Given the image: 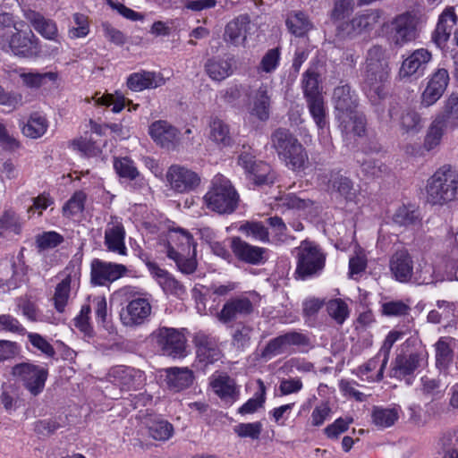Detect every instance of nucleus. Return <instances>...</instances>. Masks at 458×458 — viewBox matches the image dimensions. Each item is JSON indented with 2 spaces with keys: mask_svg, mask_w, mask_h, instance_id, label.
I'll use <instances>...</instances> for the list:
<instances>
[{
  "mask_svg": "<svg viewBox=\"0 0 458 458\" xmlns=\"http://www.w3.org/2000/svg\"><path fill=\"white\" fill-rule=\"evenodd\" d=\"M269 87L267 84H261L251 97L250 114L260 121H267L269 118Z\"/></svg>",
  "mask_w": 458,
  "mask_h": 458,
  "instance_id": "7c9ffc66",
  "label": "nucleus"
},
{
  "mask_svg": "<svg viewBox=\"0 0 458 458\" xmlns=\"http://www.w3.org/2000/svg\"><path fill=\"white\" fill-rule=\"evenodd\" d=\"M98 322L106 329H109L107 303L104 296L95 297L92 301Z\"/></svg>",
  "mask_w": 458,
  "mask_h": 458,
  "instance_id": "0e129e2a",
  "label": "nucleus"
},
{
  "mask_svg": "<svg viewBox=\"0 0 458 458\" xmlns=\"http://www.w3.org/2000/svg\"><path fill=\"white\" fill-rule=\"evenodd\" d=\"M399 125L404 133H417L422 128L421 117L415 110L405 108L400 113Z\"/></svg>",
  "mask_w": 458,
  "mask_h": 458,
  "instance_id": "a19ab883",
  "label": "nucleus"
},
{
  "mask_svg": "<svg viewBox=\"0 0 458 458\" xmlns=\"http://www.w3.org/2000/svg\"><path fill=\"white\" fill-rule=\"evenodd\" d=\"M0 47L3 49L10 48L15 55L30 57L38 52V39L30 30L21 32L19 29H15L7 37L6 43H2Z\"/></svg>",
  "mask_w": 458,
  "mask_h": 458,
  "instance_id": "9d476101",
  "label": "nucleus"
},
{
  "mask_svg": "<svg viewBox=\"0 0 458 458\" xmlns=\"http://www.w3.org/2000/svg\"><path fill=\"white\" fill-rule=\"evenodd\" d=\"M381 10H370L366 13L356 14L351 21H344L338 26L343 37H356L371 31L380 21Z\"/></svg>",
  "mask_w": 458,
  "mask_h": 458,
  "instance_id": "1a4fd4ad",
  "label": "nucleus"
},
{
  "mask_svg": "<svg viewBox=\"0 0 458 458\" xmlns=\"http://www.w3.org/2000/svg\"><path fill=\"white\" fill-rule=\"evenodd\" d=\"M193 342L199 362L211 364L221 359L222 352L215 337L199 332L195 335Z\"/></svg>",
  "mask_w": 458,
  "mask_h": 458,
  "instance_id": "6ab92c4d",
  "label": "nucleus"
},
{
  "mask_svg": "<svg viewBox=\"0 0 458 458\" xmlns=\"http://www.w3.org/2000/svg\"><path fill=\"white\" fill-rule=\"evenodd\" d=\"M239 231L248 237L255 240L267 242H269V233L267 228L260 222L247 221L241 225Z\"/></svg>",
  "mask_w": 458,
  "mask_h": 458,
  "instance_id": "de8ad7c7",
  "label": "nucleus"
},
{
  "mask_svg": "<svg viewBox=\"0 0 458 458\" xmlns=\"http://www.w3.org/2000/svg\"><path fill=\"white\" fill-rule=\"evenodd\" d=\"M423 360L424 357L420 352L399 354L394 361L393 376L399 378L410 376L420 367Z\"/></svg>",
  "mask_w": 458,
  "mask_h": 458,
  "instance_id": "b1692460",
  "label": "nucleus"
},
{
  "mask_svg": "<svg viewBox=\"0 0 458 458\" xmlns=\"http://www.w3.org/2000/svg\"><path fill=\"white\" fill-rule=\"evenodd\" d=\"M231 249L236 259L250 265H260L267 261V250L254 246L240 237L231 239Z\"/></svg>",
  "mask_w": 458,
  "mask_h": 458,
  "instance_id": "2eb2a0df",
  "label": "nucleus"
},
{
  "mask_svg": "<svg viewBox=\"0 0 458 458\" xmlns=\"http://www.w3.org/2000/svg\"><path fill=\"white\" fill-rule=\"evenodd\" d=\"M166 180L173 190L181 193L194 190L200 182L197 173L179 165L169 167Z\"/></svg>",
  "mask_w": 458,
  "mask_h": 458,
  "instance_id": "f8f14e48",
  "label": "nucleus"
},
{
  "mask_svg": "<svg viewBox=\"0 0 458 458\" xmlns=\"http://www.w3.org/2000/svg\"><path fill=\"white\" fill-rule=\"evenodd\" d=\"M392 41L395 46L402 47L416 38L415 16L410 13L397 15L391 22Z\"/></svg>",
  "mask_w": 458,
  "mask_h": 458,
  "instance_id": "4468645a",
  "label": "nucleus"
},
{
  "mask_svg": "<svg viewBox=\"0 0 458 458\" xmlns=\"http://www.w3.org/2000/svg\"><path fill=\"white\" fill-rule=\"evenodd\" d=\"M13 374L19 377L31 395L37 396L44 390L48 370L31 363H21L13 368Z\"/></svg>",
  "mask_w": 458,
  "mask_h": 458,
  "instance_id": "423d86ee",
  "label": "nucleus"
},
{
  "mask_svg": "<svg viewBox=\"0 0 458 458\" xmlns=\"http://www.w3.org/2000/svg\"><path fill=\"white\" fill-rule=\"evenodd\" d=\"M280 52L278 48L269 49L262 57L259 69L267 73L275 71L279 64Z\"/></svg>",
  "mask_w": 458,
  "mask_h": 458,
  "instance_id": "e2e57ef3",
  "label": "nucleus"
},
{
  "mask_svg": "<svg viewBox=\"0 0 458 458\" xmlns=\"http://www.w3.org/2000/svg\"><path fill=\"white\" fill-rule=\"evenodd\" d=\"M449 82V73L444 68L437 69L430 77L421 95V105L430 106L444 94Z\"/></svg>",
  "mask_w": 458,
  "mask_h": 458,
  "instance_id": "f3484780",
  "label": "nucleus"
},
{
  "mask_svg": "<svg viewBox=\"0 0 458 458\" xmlns=\"http://www.w3.org/2000/svg\"><path fill=\"white\" fill-rule=\"evenodd\" d=\"M206 207L220 215L233 213L239 202V195L230 180L222 174L216 175L208 191L205 194Z\"/></svg>",
  "mask_w": 458,
  "mask_h": 458,
  "instance_id": "20e7f679",
  "label": "nucleus"
},
{
  "mask_svg": "<svg viewBox=\"0 0 458 458\" xmlns=\"http://www.w3.org/2000/svg\"><path fill=\"white\" fill-rule=\"evenodd\" d=\"M47 126V121L45 117L38 114H33L27 124L24 125L22 132L27 137L37 139L45 134Z\"/></svg>",
  "mask_w": 458,
  "mask_h": 458,
  "instance_id": "37998d69",
  "label": "nucleus"
},
{
  "mask_svg": "<svg viewBox=\"0 0 458 458\" xmlns=\"http://www.w3.org/2000/svg\"><path fill=\"white\" fill-rule=\"evenodd\" d=\"M86 198L87 196L82 191H75L71 199L64 206V214L65 216H74L82 212L84 209Z\"/></svg>",
  "mask_w": 458,
  "mask_h": 458,
  "instance_id": "4d7b16f0",
  "label": "nucleus"
},
{
  "mask_svg": "<svg viewBox=\"0 0 458 458\" xmlns=\"http://www.w3.org/2000/svg\"><path fill=\"white\" fill-rule=\"evenodd\" d=\"M361 171L368 176L379 177L386 173L387 167L379 160L368 159L362 163Z\"/></svg>",
  "mask_w": 458,
  "mask_h": 458,
  "instance_id": "338daca9",
  "label": "nucleus"
},
{
  "mask_svg": "<svg viewBox=\"0 0 458 458\" xmlns=\"http://www.w3.org/2000/svg\"><path fill=\"white\" fill-rule=\"evenodd\" d=\"M165 372L166 386L174 392H180L193 383V372L188 368H169Z\"/></svg>",
  "mask_w": 458,
  "mask_h": 458,
  "instance_id": "c756f323",
  "label": "nucleus"
},
{
  "mask_svg": "<svg viewBox=\"0 0 458 458\" xmlns=\"http://www.w3.org/2000/svg\"><path fill=\"white\" fill-rule=\"evenodd\" d=\"M326 254L314 242H301L297 248L296 275L301 279L317 276L324 269Z\"/></svg>",
  "mask_w": 458,
  "mask_h": 458,
  "instance_id": "39448f33",
  "label": "nucleus"
},
{
  "mask_svg": "<svg viewBox=\"0 0 458 458\" xmlns=\"http://www.w3.org/2000/svg\"><path fill=\"white\" fill-rule=\"evenodd\" d=\"M437 118L444 119L452 127L458 126V93L453 92L445 101L443 114Z\"/></svg>",
  "mask_w": 458,
  "mask_h": 458,
  "instance_id": "49530a36",
  "label": "nucleus"
},
{
  "mask_svg": "<svg viewBox=\"0 0 458 458\" xmlns=\"http://www.w3.org/2000/svg\"><path fill=\"white\" fill-rule=\"evenodd\" d=\"M398 419V412L395 409L376 407L372 412V420L379 428H388L394 424Z\"/></svg>",
  "mask_w": 458,
  "mask_h": 458,
  "instance_id": "8fccbe9b",
  "label": "nucleus"
},
{
  "mask_svg": "<svg viewBox=\"0 0 458 458\" xmlns=\"http://www.w3.org/2000/svg\"><path fill=\"white\" fill-rule=\"evenodd\" d=\"M267 223L275 233V242L276 243H284L290 239H293L286 233L287 227L283 219L277 216L267 218Z\"/></svg>",
  "mask_w": 458,
  "mask_h": 458,
  "instance_id": "13d9d810",
  "label": "nucleus"
},
{
  "mask_svg": "<svg viewBox=\"0 0 458 458\" xmlns=\"http://www.w3.org/2000/svg\"><path fill=\"white\" fill-rule=\"evenodd\" d=\"M151 314L148 299L137 298L131 301L121 313V320L126 327H134L144 324Z\"/></svg>",
  "mask_w": 458,
  "mask_h": 458,
  "instance_id": "dca6fc26",
  "label": "nucleus"
},
{
  "mask_svg": "<svg viewBox=\"0 0 458 458\" xmlns=\"http://www.w3.org/2000/svg\"><path fill=\"white\" fill-rule=\"evenodd\" d=\"M272 148L279 158L293 170L304 169L308 154L298 139L287 129L278 128L270 137Z\"/></svg>",
  "mask_w": 458,
  "mask_h": 458,
  "instance_id": "7ed1b4c3",
  "label": "nucleus"
},
{
  "mask_svg": "<svg viewBox=\"0 0 458 458\" xmlns=\"http://www.w3.org/2000/svg\"><path fill=\"white\" fill-rule=\"evenodd\" d=\"M393 221L403 226L415 225L419 221V216L415 210H411L407 207L399 208L393 216Z\"/></svg>",
  "mask_w": 458,
  "mask_h": 458,
  "instance_id": "052dcab7",
  "label": "nucleus"
},
{
  "mask_svg": "<svg viewBox=\"0 0 458 458\" xmlns=\"http://www.w3.org/2000/svg\"><path fill=\"white\" fill-rule=\"evenodd\" d=\"M451 339L441 337L436 344V366L441 371L449 368L454 359V350L450 345Z\"/></svg>",
  "mask_w": 458,
  "mask_h": 458,
  "instance_id": "e433bc0d",
  "label": "nucleus"
},
{
  "mask_svg": "<svg viewBox=\"0 0 458 458\" xmlns=\"http://www.w3.org/2000/svg\"><path fill=\"white\" fill-rule=\"evenodd\" d=\"M253 312V304L247 297H235L227 301L217 314L220 322L227 324Z\"/></svg>",
  "mask_w": 458,
  "mask_h": 458,
  "instance_id": "a211bd4d",
  "label": "nucleus"
},
{
  "mask_svg": "<svg viewBox=\"0 0 458 458\" xmlns=\"http://www.w3.org/2000/svg\"><path fill=\"white\" fill-rule=\"evenodd\" d=\"M327 310L338 325H342L349 316L348 305L342 299L330 300L327 304Z\"/></svg>",
  "mask_w": 458,
  "mask_h": 458,
  "instance_id": "3c124183",
  "label": "nucleus"
},
{
  "mask_svg": "<svg viewBox=\"0 0 458 458\" xmlns=\"http://www.w3.org/2000/svg\"><path fill=\"white\" fill-rule=\"evenodd\" d=\"M170 247L174 248L175 250H179L182 254H187L188 256L190 255V252H192L193 249L195 250L192 236L189 232L182 228L170 231L166 251Z\"/></svg>",
  "mask_w": 458,
  "mask_h": 458,
  "instance_id": "2f4dec72",
  "label": "nucleus"
},
{
  "mask_svg": "<svg viewBox=\"0 0 458 458\" xmlns=\"http://www.w3.org/2000/svg\"><path fill=\"white\" fill-rule=\"evenodd\" d=\"M262 431V424L260 422L240 423L234 427V432L240 437H250L258 439Z\"/></svg>",
  "mask_w": 458,
  "mask_h": 458,
  "instance_id": "680f3d73",
  "label": "nucleus"
},
{
  "mask_svg": "<svg viewBox=\"0 0 458 458\" xmlns=\"http://www.w3.org/2000/svg\"><path fill=\"white\" fill-rule=\"evenodd\" d=\"M166 255L169 259L174 260L177 267L182 273L190 275L195 272L197 268V261L194 258V249L188 256L187 254H182L179 250H175L174 248L170 247L166 251Z\"/></svg>",
  "mask_w": 458,
  "mask_h": 458,
  "instance_id": "58836bf2",
  "label": "nucleus"
},
{
  "mask_svg": "<svg viewBox=\"0 0 458 458\" xmlns=\"http://www.w3.org/2000/svg\"><path fill=\"white\" fill-rule=\"evenodd\" d=\"M250 180L258 186L271 185L275 182L276 174L270 165L265 162L259 161L248 173Z\"/></svg>",
  "mask_w": 458,
  "mask_h": 458,
  "instance_id": "4c0bfd02",
  "label": "nucleus"
},
{
  "mask_svg": "<svg viewBox=\"0 0 458 458\" xmlns=\"http://www.w3.org/2000/svg\"><path fill=\"white\" fill-rule=\"evenodd\" d=\"M127 272L124 265L102 261L95 259L91 262V283L105 285L122 277Z\"/></svg>",
  "mask_w": 458,
  "mask_h": 458,
  "instance_id": "ddd939ff",
  "label": "nucleus"
},
{
  "mask_svg": "<svg viewBox=\"0 0 458 458\" xmlns=\"http://www.w3.org/2000/svg\"><path fill=\"white\" fill-rule=\"evenodd\" d=\"M25 19L34 30L47 39H55L57 36V27L54 21L44 17L38 12L31 9L23 10Z\"/></svg>",
  "mask_w": 458,
  "mask_h": 458,
  "instance_id": "a878e982",
  "label": "nucleus"
},
{
  "mask_svg": "<svg viewBox=\"0 0 458 458\" xmlns=\"http://www.w3.org/2000/svg\"><path fill=\"white\" fill-rule=\"evenodd\" d=\"M165 84V79L160 73L154 72H135L127 79V86L134 91H141L146 89H154Z\"/></svg>",
  "mask_w": 458,
  "mask_h": 458,
  "instance_id": "cd10ccee",
  "label": "nucleus"
},
{
  "mask_svg": "<svg viewBox=\"0 0 458 458\" xmlns=\"http://www.w3.org/2000/svg\"><path fill=\"white\" fill-rule=\"evenodd\" d=\"M285 22L289 31L296 37H303L313 27L309 16L302 11L289 13Z\"/></svg>",
  "mask_w": 458,
  "mask_h": 458,
  "instance_id": "f704fd0d",
  "label": "nucleus"
},
{
  "mask_svg": "<svg viewBox=\"0 0 458 458\" xmlns=\"http://www.w3.org/2000/svg\"><path fill=\"white\" fill-rule=\"evenodd\" d=\"M302 88L306 98L322 96L319 91L318 75L313 70H307L303 74Z\"/></svg>",
  "mask_w": 458,
  "mask_h": 458,
  "instance_id": "5fc2aeb1",
  "label": "nucleus"
},
{
  "mask_svg": "<svg viewBox=\"0 0 458 458\" xmlns=\"http://www.w3.org/2000/svg\"><path fill=\"white\" fill-rule=\"evenodd\" d=\"M445 127L444 119L436 118L433 121L424 140V147L427 150H431L440 144Z\"/></svg>",
  "mask_w": 458,
  "mask_h": 458,
  "instance_id": "a18cd8bd",
  "label": "nucleus"
},
{
  "mask_svg": "<svg viewBox=\"0 0 458 458\" xmlns=\"http://www.w3.org/2000/svg\"><path fill=\"white\" fill-rule=\"evenodd\" d=\"M209 139L221 147H228L233 143L230 128L222 119L214 117L209 123Z\"/></svg>",
  "mask_w": 458,
  "mask_h": 458,
  "instance_id": "c9c22d12",
  "label": "nucleus"
},
{
  "mask_svg": "<svg viewBox=\"0 0 458 458\" xmlns=\"http://www.w3.org/2000/svg\"><path fill=\"white\" fill-rule=\"evenodd\" d=\"M390 271L394 277L401 282H409L413 275V260L408 250H400L390 259Z\"/></svg>",
  "mask_w": 458,
  "mask_h": 458,
  "instance_id": "aec40b11",
  "label": "nucleus"
},
{
  "mask_svg": "<svg viewBox=\"0 0 458 458\" xmlns=\"http://www.w3.org/2000/svg\"><path fill=\"white\" fill-rule=\"evenodd\" d=\"M457 20L454 7L445 8L440 14L437 28L432 34V39L437 47H442L448 41Z\"/></svg>",
  "mask_w": 458,
  "mask_h": 458,
  "instance_id": "412c9836",
  "label": "nucleus"
},
{
  "mask_svg": "<svg viewBox=\"0 0 458 458\" xmlns=\"http://www.w3.org/2000/svg\"><path fill=\"white\" fill-rule=\"evenodd\" d=\"M333 102L340 127L347 131L346 122L357 112L358 97L349 85L338 86L334 89Z\"/></svg>",
  "mask_w": 458,
  "mask_h": 458,
  "instance_id": "6e6552de",
  "label": "nucleus"
},
{
  "mask_svg": "<svg viewBox=\"0 0 458 458\" xmlns=\"http://www.w3.org/2000/svg\"><path fill=\"white\" fill-rule=\"evenodd\" d=\"M70 288L71 276L68 275L56 285L54 295L55 307L59 312L64 310L70 294Z\"/></svg>",
  "mask_w": 458,
  "mask_h": 458,
  "instance_id": "603ef678",
  "label": "nucleus"
},
{
  "mask_svg": "<svg viewBox=\"0 0 458 458\" xmlns=\"http://www.w3.org/2000/svg\"><path fill=\"white\" fill-rule=\"evenodd\" d=\"M250 20L248 15H240L231 21L225 27V41L233 46L243 44L250 29Z\"/></svg>",
  "mask_w": 458,
  "mask_h": 458,
  "instance_id": "4be33fe9",
  "label": "nucleus"
},
{
  "mask_svg": "<svg viewBox=\"0 0 458 458\" xmlns=\"http://www.w3.org/2000/svg\"><path fill=\"white\" fill-rule=\"evenodd\" d=\"M28 338L30 344L48 357L55 354L54 347L39 334L30 333Z\"/></svg>",
  "mask_w": 458,
  "mask_h": 458,
  "instance_id": "774afa93",
  "label": "nucleus"
},
{
  "mask_svg": "<svg viewBox=\"0 0 458 458\" xmlns=\"http://www.w3.org/2000/svg\"><path fill=\"white\" fill-rule=\"evenodd\" d=\"M114 167L118 175L122 178L134 180L140 175L133 161L128 157L115 158Z\"/></svg>",
  "mask_w": 458,
  "mask_h": 458,
  "instance_id": "864d4df0",
  "label": "nucleus"
},
{
  "mask_svg": "<svg viewBox=\"0 0 458 458\" xmlns=\"http://www.w3.org/2000/svg\"><path fill=\"white\" fill-rule=\"evenodd\" d=\"M63 241V236L55 232H47L36 238L37 247L39 250L53 249L62 243Z\"/></svg>",
  "mask_w": 458,
  "mask_h": 458,
  "instance_id": "bf43d9fd",
  "label": "nucleus"
},
{
  "mask_svg": "<svg viewBox=\"0 0 458 458\" xmlns=\"http://www.w3.org/2000/svg\"><path fill=\"white\" fill-rule=\"evenodd\" d=\"M427 200L432 205L443 206L458 199V173L444 165L428 179L426 187Z\"/></svg>",
  "mask_w": 458,
  "mask_h": 458,
  "instance_id": "f03ea898",
  "label": "nucleus"
},
{
  "mask_svg": "<svg viewBox=\"0 0 458 458\" xmlns=\"http://www.w3.org/2000/svg\"><path fill=\"white\" fill-rule=\"evenodd\" d=\"M204 67L209 78L216 81H221L233 73L232 62L229 59L213 57L206 62Z\"/></svg>",
  "mask_w": 458,
  "mask_h": 458,
  "instance_id": "473e14b6",
  "label": "nucleus"
},
{
  "mask_svg": "<svg viewBox=\"0 0 458 458\" xmlns=\"http://www.w3.org/2000/svg\"><path fill=\"white\" fill-rule=\"evenodd\" d=\"M210 385L214 392L223 400L233 402L238 396L234 380L225 374L215 377Z\"/></svg>",
  "mask_w": 458,
  "mask_h": 458,
  "instance_id": "72a5a7b5",
  "label": "nucleus"
},
{
  "mask_svg": "<svg viewBox=\"0 0 458 458\" xmlns=\"http://www.w3.org/2000/svg\"><path fill=\"white\" fill-rule=\"evenodd\" d=\"M19 76L23 85L30 89H38L47 84V81L55 82L58 77L57 73L54 72H22Z\"/></svg>",
  "mask_w": 458,
  "mask_h": 458,
  "instance_id": "ea45409f",
  "label": "nucleus"
},
{
  "mask_svg": "<svg viewBox=\"0 0 458 458\" xmlns=\"http://www.w3.org/2000/svg\"><path fill=\"white\" fill-rule=\"evenodd\" d=\"M346 125L348 126V130L345 131L343 128L342 131L345 133L353 132L355 135L361 137L365 134L366 131V122L365 118L362 114H360L358 112H355L346 122Z\"/></svg>",
  "mask_w": 458,
  "mask_h": 458,
  "instance_id": "69168bd1",
  "label": "nucleus"
},
{
  "mask_svg": "<svg viewBox=\"0 0 458 458\" xmlns=\"http://www.w3.org/2000/svg\"><path fill=\"white\" fill-rule=\"evenodd\" d=\"M308 107L316 124L319 129H323L327 125V114L323 96L306 98Z\"/></svg>",
  "mask_w": 458,
  "mask_h": 458,
  "instance_id": "c03bdc74",
  "label": "nucleus"
},
{
  "mask_svg": "<svg viewBox=\"0 0 458 458\" xmlns=\"http://www.w3.org/2000/svg\"><path fill=\"white\" fill-rule=\"evenodd\" d=\"M148 132L152 140L161 148L167 150H174L180 144V131L165 120L152 123Z\"/></svg>",
  "mask_w": 458,
  "mask_h": 458,
  "instance_id": "9b49d317",
  "label": "nucleus"
},
{
  "mask_svg": "<svg viewBox=\"0 0 458 458\" xmlns=\"http://www.w3.org/2000/svg\"><path fill=\"white\" fill-rule=\"evenodd\" d=\"M253 328L245 324H239L232 335V344L240 351L245 350L250 344Z\"/></svg>",
  "mask_w": 458,
  "mask_h": 458,
  "instance_id": "09e8293b",
  "label": "nucleus"
},
{
  "mask_svg": "<svg viewBox=\"0 0 458 458\" xmlns=\"http://www.w3.org/2000/svg\"><path fill=\"white\" fill-rule=\"evenodd\" d=\"M381 311L387 317H403L409 315L411 307L403 301H390L382 304Z\"/></svg>",
  "mask_w": 458,
  "mask_h": 458,
  "instance_id": "6e6d98bb",
  "label": "nucleus"
},
{
  "mask_svg": "<svg viewBox=\"0 0 458 458\" xmlns=\"http://www.w3.org/2000/svg\"><path fill=\"white\" fill-rule=\"evenodd\" d=\"M431 59V54L427 49L415 50L411 55L403 60L400 68V77L409 78L411 75L423 71Z\"/></svg>",
  "mask_w": 458,
  "mask_h": 458,
  "instance_id": "bb28decb",
  "label": "nucleus"
},
{
  "mask_svg": "<svg viewBox=\"0 0 458 458\" xmlns=\"http://www.w3.org/2000/svg\"><path fill=\"white\" fill-rule=\"evenodd\" d=\"M109 376L114 378V384L122 389L136 388L142 383L143 373L131 367H116L112 369Z\"/></svg>",
  "mask_w": 458,
  "mask_h": 458,
  "instance_id": "393cba45",
  "label": "nucleus"
},
{
  "mask_svg": "<svg viewBox=\"0 0 458 458\" xmlns=\"http://www.w3.org/2000/svg\"><path fill=\"white\" fill-rule=\"evenodd\" d=\"M321 181L327 185L328 191L338 192L347 199H351L353 193V184L351 180L339 172L331 171L321 175Z\"/></svg>",
  "mask_w": 458,
  "mask_h": 458,
  "instance_id": "c85d7f7f",
  "label": "nucleus"
},
{
  "mask_svg": "<svg viewBox=\"0 0 458 458\" xmlns=\"http://www.w3.org/2000/svg\"><path fill=\"white\" fill-rule=\"evenodd\" d=\"M162 353L174 358L184 355L186 338L175 328L160 327L151 335Z\"/></svg>",
  "mask_w": 458,
  "mask_h": 458,
  "instance_id": "0eeeda50",
  "label": "nucleus"
},
{
  "mask_svg": "<svg viewBox=\"0 0 458 458\" xmlns=\"http://www.w3.org/2000/svg\"><path fill=\"white\" fill-rule=\"evenodd\" d=\"M149 436L156 440H168L174 434V427L165 420H153L148 423Z\"/></svg>",
  "mask_w": 458,
  "mask_h": 458,
  "instance_id": "79ce46f5",
  "label": "nucleus"
},
{
  "mask_svg": "<svg viewBox=\"0 0 458 458\" xmlns=\"http://www.w3.org/2000/svg\"><path fill=\"white\" fill-rule=\"evenodd\" d=\"M389 55L379 45L372 46L367 52L363 72V90L375 106V112L381 123L388 124L400 113L396 103H390L386 109L380 105L386 96L385 85L390 76Z\"/></svg>",
  "mask_w": 458,
  "mask_h": 458,
  "instance_id": "f257e3e1",
  "label": "nucleus"
},
{
  "mask_svg": "<svg viewBox=\"0 0 458 458\" xmlns=\"http://www.w3.org/2000/svg\"><path fill=\"white\" fill-rule=\"evenodd\" d=\"M125 230L122 223L112 221L107 224L105 230V244L108 250L120 255L127 254V248L124 243Z\"/></svg>",
  "mask_w": 458,
  "mask_h": 458,
  "instance_id": "5701e85b",
  "label": "nucleus"
}]
</instances>
